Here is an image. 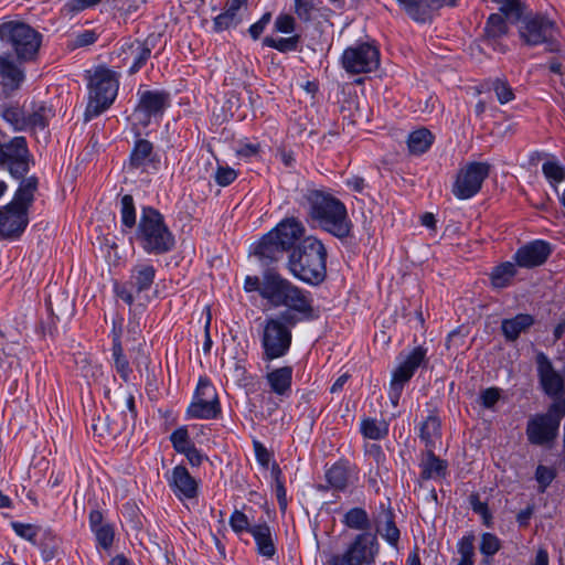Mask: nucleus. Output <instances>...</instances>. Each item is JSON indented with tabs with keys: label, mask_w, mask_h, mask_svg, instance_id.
Instances as JSON below:
<instances>
[{
	"label": "nucleus",
	"mask_w": 565,
	"mask_h": 565,
	"mask_svg": "<svg viewBox=\"0 0 565 565\" xmlns=\"http://www.w3.org/2000/svg\"><path fill=\"white\" fill-rule=\"evenodd\" d=\"M300 205L310 221L340 241L352 236L353 223L345 204L324 188H307Z\"/></svg>",
	"instance_id": "nucleus-1"
},
{
	"label": "nucleus",
	"mask_w": 565,
	"mask_h": 565,
	"mask_svg": "<svg viewBox=\"0 0 565 565\" xmlns=\"http://www.w3.org/2000/svg\"><path fill=\"white\" fill-rule=\"evenodd\" d=\"M262 298L271 307L287 308L299 319L316 318L311 292L292 284L278 271L268 269L263 274Z\"/></svg>",
	"instance_id": "nucleus-2"
},
{
	"label": "nucleus",
	"mask_w": 565,
	"mask_h": 565,
	"mask_svg": "<svg viewBox=\"0 0 565 565\" xmlns=\"http://www.w3.org/2000/svg\"><path fill=\"white\" fill-rule=\"evenodd\" d=\"M327 258L324 244L315 236H308L289 253L287 269L300 281L319 286L327 278Z\"/></svg>",
	"instance_id": "nucleus-3"
},
{
	"label": "nucleus",
	"mask_w": 565,
	"mask_h": 565,
	"mask_svg": "<svg viewBox=\"0 0 565 565\" xmlns=\"http://www.w3.org/2000/svg\"><path fill=\"white\" fill-rule=\"evenodd\" d=\"M38 188L39 178L30 175L20 182L11 202L0 207V238L17 239L23 234Z\"/></svg>",
	"instance_id": "nucleus-4"
},
{
	"label": "nucleus",
	"mask_w": 565,
	"mask_h": 565,
	"mask_svg": "<svg viewBox=\"0 0 565 565\" xmlns=\"http://www.w3.org/2000/svg\"><path fill=\"white\" fill-rule=\"evenodd\" d=\"M148 255H164L175 246L173 233L164 221V216L152 206H142L138 225L131 237Z\"/></svg>",
	"instance_id": "nucleus-5"
},
{
	"label": "nucleus",
	"mask_w": 565,
	"mask_h": 565,
	"mask_svg": "<svg viewBox=\"0 0 565 565\" xmlns=\"http://www.w3.org/2000/svg\"><path fill=\"white\" fill-rule=\"evenodd\" d=\"M303 320L291 311H281L265 319L260 334L262 360L265 363L288 354L292 342V329Z\"/></svg>",
	"instance_id": "nucleus-6"
},
{
	"label": "nucleus",
	"mask_w": 565,
	"mask_h": 565,
	"mask_svg": "<svg viewBox=\"0 0 565 565\" xmlns=\"http://www.w3.org/2000/svg\"><path fill=\"white\" fill-rule=\"evenodd\" d=\"M513 22L518 23V33L523 45L529 47L544 45L545 51L550 53L562 51V44L557 39L559 29L547 14L527 12Z\"/></svg>",
	"instance_id": "nucleus-7"
},
{
	"label": "nucleus",
	"mask_w": 565,
	"mask_h": 565,
	"mask_svg": "<svg viewBox=\"0 0 565 565\" xmlns=\"http://www.w3.org/2000/svg\"><path fill=\"white\" fill-rule=\"evenodd\" d=\"M0 40L20 61L30 63L39 56L43 35L24 22L8 21L0 24Z\"/></svg>",
	"instance_id": "nucleus-8"
},
{
	"label": "nucleus",
	"mask_w": 565,
	"mask_h": 565,
	"mask_svg": "<svg viewBox=\"0 0 565 565\" xmlns=\"http://www.w3.org/2000/svg\"><path fill=\"white\" fill-rule=\"evenodd\" d=\"M118 88L117 72L105 67L97 68L88 84L89 102L85 109V120H90L108 109L116 99Z\"/></svg>",
	"instance_id": "nucleus-9"
},
{
	"label": "nucleus",
	"mask_w": 565,
	"mask_h": 565,
	"mask_svg": "<svg viewBox=\"0 0 565 565\" xmlns=\"http://www.w3.org/2000/svg\"><path fill=\"white\" fill-rule=\"evenodd\" d=\"M33 156L29 149L28 141L23 136L12 137L2 142L0 140V170H6L13 179H28Z\"/></svg>",
	"instance_id": "nucleus-10"
},
{
	"label": "nucleus",
	"mask_w": 565,
	"mask_h": 565,
	"mask_svg": "<svg viewBox=\"0 0 565 565\" xmlns=\"http://www.w3.org/2000/svg\"><path fill=\"white\" fill-rule=\"evenodd\" d=\"M427 348L415 347L406 358L393 370L388 390V398L394 407L399 403L405 385L412 380L419 367H427Z\"/></svg>",
	"instance_id": "nucleus-11"
},
{
	"label": "nucleus",
	"mask_w": 565,
	"mask_h": 565,
	"mask_svg": "<svg viewBox=\"0 0 565 565\" xmlns=\"http://www.w3.org/2000/svg\"><path fill=\"white\" fill-rule=\"evenodd\" d=\"M156 46V38L150 35L145 40L125 39L116 55L111 58L115 67H128V74L139 72L148 62Z\"/></svg>",
	"instance_id": "nucleus-12"
},
{
	"label": "nucleus",
	"mask_w": 565,
	"mask_h": 565,
	"mask_svg": "<svg viewBox=\"0 0 565 565\" xmlns=\"http://www.w3.org/2000/svg\"><path fill=\"white\" fill-rule=\"evenodd\" d=\"M156 275L157 269L152 264L139 262L131 267L129 278L126 282H115L114 292L125 303L131 306L137 296L150 290L154 282Z\"/></svg>",
	"instance_id": "nucleus-13"
},
{
	"label": "nucleus",
	"mask_w": 565,
	"mask_h": 565,
	"mask_svg": "<svg viewBox=\"0 0 565 565\" xmlns=\"http://www.w3.org/2000/svg\"><path fill=\"white\" fill-rule=\"evenodd\" d=\"M491 166L488 162L472 161L462 166L452 184L451 192L458 200H469L478 194L489 177Z\"/></svg>",
	"instance_id": "nucleus-14"
},
{
	"label": "nucleus",
	"mask_w": 565,
	"mask_h": 565,
	"mask_svg": "<svg viewBox=\"0 0 565 565\" xmlns=\"http://www.w3.org/2000/svg\"><path fill=\"white\" fill-rule=\"evenodd\" d=\"M379 551L376 535L365 532L355 535L343 554H332L329 558L340 565H372Z\"/></svg>",
	"instance_id": "nucleus-15"
},
{
	"label": "nucleus",
	"mask_w": 565,
	"mask_h": 565,
	"mask_svg": "<svg viewBox=\"0 0 565 565\" xmlns=\"http://www.w3.org/2000/svg\"><path fill=\"white\" fill-rule=\"evenodd\" d=\"M341 64L350 74L370 73L380 65V51L371 43H358L344 50Z\"/></svg>",
	"instance_id": "nucleus-16"
},
{
	"label": "nucleus",
	"mask_w": 565,
	"mask_h": 565,
	"mask_svg": "<svg viewBox=\"0 0 565 565\" xmlns=\"http://www.w3.org/2000/svg\"><path fill=\"white\" fill-rule=\"evenodd\" d=\"M559 425L557 415L548 411L530 417L525 428L527 441L534 446H547L554 443L558 436Z\"/></svg>",
	"instance_id": "nucleus-17"
},
{
	"label": "nucleus",
	"mask_w": 565,
	"mask_h": 565,
	"mask_svg": "<svg viewBox=\"0 0 565 565\" xmlns=\"http://www.w3.org/2000/svg\"><path fill=\"white\" fill-rule=\"evenodd\" d=\"M25 61H20L9 52L0 53V85L7 95L19 90L25 82Z\"/></svg>",
	"instance_id": "nucleus-18"
},
{
	"label": "nucleus",
	"mask_w": 565,
	"mask_h": 565,
	"mask_svg": "<svg viewBox=\"0 0 565 565\" xmlns=\"http://www.w3.org/2000/svg\"><path fill=\"white\" fill-rule=\"evenodd\" d=\"M138 96L136 113L141 115V124L145 126L150 122L151 118L161 117L171 104V95L167 90H139Z\"/></svg>",
	"instance_id": "nucleus-19"
},
{
	"label": "nucleus",
	"mask_w": 565,
	"mask_h": 565,
	"mask_svg": "<svg viewBox=\"0 0 565 565\" xmlns=\"http://www.w3.org/2000/svg\"><path fill=\"white\" fill-rule=\"evenodd\" d=\"M536 364L543 392L551 397L559 396L564 391V380L562 375L554 370L552 362L543 352L536 355Z\"/></svg>",
	"instance_id": "nucleus-20"
},
{
	"label": "nucleus",
	"mask_w": 565,
	"mask_h": 565,
	"mask_svg": "<svg viewBox=\"0 0 565 565\" xmlns=\"http://www.w3.org/2000/svg\"><path fill=\"white\" fill-rule=\"evenodd\" d=\"M167 481L178 499L192 500L198 497L199 482L183 465L175 466L167 477Z\"/></svg>",
	"instance_id": "nucleus-21"
},
{
	"label": "nucleus",
	"mask_w": 565,
	"mask_h": 565,
	"mask_svg": "<svg viewBox=\"0 0 565 565\" xmlns=\"http://www.w3.org/2000/svg\"><path fill=\"white\" fill-rule=\"evenodd\" d=\"M552 253L547 242L536 239L520 247L514 259L520 267L533 268L543 265Z\"/></svg>",
	"instance_id": "nucleus-22"
},
{
	"label": "nucleus",
	"mask_w": 565,
	"mask_h": 565,
	"mask_svg": "<svg viewBox=\"0 0 565 565\" xmlns=\"http://www.w3.org/2000/svg\"><path fill=\"white\" fill-rule=\"evenodd\" d=\"M376 533H379L387 544L394 548H398L401 539V531L395 522V513L391 507L390 500L387 503H380V513L375 519Z\"/></svg>",
	"instance_id": "nucleus-23"
},
{
	"label": "nucleus",
	"mask_w": 565,
	"mask_h": 565,
	"mask_svg": "<svg viewBox=\"0 0 565 565\" xmlns=\"http://www.w3.org/2000/svg\"><path fill=\"white\" fill-rule=\"evenodd\" d=\"M504 17V14L500 13L490 14L483 29L484 43L500 53H505L508 50V45L502 42L509 33V26Z\"/></svg>",
	"instance_id": "nucleus-24"
},
{
	"label": "nucleus",
	"mask_w": 565,
	"mask_h": 565,
	"mask_svg": "<svg viewBox=\"0 0 565 565\" xmlns=\"http://www.w3.org/2000/svg\"><path fill=\"white\" fill-rule=\"evenodd\" d=\"M270 232L274 236L277 235L275 238L278 244L290 253L297 246L296 243L303 236L305 226L299 220L290 217L282 220Z\"/></svg>",
	"instance_id": "nucleus-25"
},
{
	"label": "nucleus",
	"mask_w": 565,
	"mask_h": 565,
	"mask_svg": "<svg viewBox=\"0 0 565 565\" xmlns=\"http://www.w3.org/2000/svg\"><path fill=\"white\" fill-rule=\"evenodd\" d=\"M160 159L153 152V145L147 139H138L129 156V166L131 169L147 171L148 168L157 169Z\"/></svg>",
	"instance_id": "nucleus-26"
},
{
	"label": "nucleus",
	"mask_w": 565,
	"mask_h": 565,
	"mask_svg": "<svg viewBox=\"0 0 565 565\" xmlns=\"http://www.w3.org/2000/svg\"><path fill=\"white\" fill-rule=\"evenodd\" d=\"M88 524L97 545L105 551L110 550L115 540L114 524L106 522L103 512L98 509L90 510Z\"/></svg>",
	"instance_id": "nucleus-27"
},
{
	"label": "nucleus",
	"mask_w": 565,
	"mask_h": 565,
	"mask_svg": "<svg viewBox=\"0 0 565 565\" xmlns=\"http://www.w3.org/2000/svg\"><path fill=\"white\" fill-rule=\"evenodd\" d=\"M266 369L265 380L270 392L280 397H288L291 394L294 367L291 365H284L270 369L269 364H267Z\"/></svg>",
	"instance_id": "nucleus-28"
},
{
	"label": "nucleus",
	"mask_w": 565,
	"mask_h": 565,
	"mask_svg": "<svg viewBox=\"0 0 565 565\" xmlns=\"http://www.w3.org/2000/svg\"><path fill=\"white\" fill-rule=\"evenodd\" d=\"M419 468V478L424 481L446 478L448 475V462L436 456L434 449H426L422 454Z\"/></svg>",
	"instance_id": "nucleus-29"
},
{
	"label": "nucleus",
	"mask_w": 565,
	"mask_h": 565,
	"mask_svg": "<svg viewBox=\"0 0 565 565\" xmlns=\"http://www.w3.org/2000/svg\"><path fill=\"white\" fill-rule=\"evenodd\" d=\"M54 116L55 111L52 106L44 102H32L30 107L26 108V131L44 130L49 127L50 120Z\"/></svg>",
	"instance_id": "nucleus-30"
},
{
	"label": "nucleus",
	"mask_w": 565,
	"mask_h": 565,
	"mask_svg": "<svg viewBox=\"0 0 565 565\" xmlns=\"http://www.w3.org/2000/svg\"><path fill=\"white\" fill-rule=\"evenodd\" d=\"M404 12L415 22L425 23L437 9L433 0H396Z\"/></svg>",
	"instance_id": "nucleus-31"
},
{
	"label": "nucleus",
	"mask_w": 565,
	"mask_h": 565,
	"mask_svg": "<svg viewBox=\"0 0 565 565\" xmlns=\"http://www.w3.org/2000/svg\"><path fill=\"white\" fill-rule=\"evenodd\" d=\"M535 320L529 313H519L513 318L503 319L501 322V330L507 341H515L522 332L529 330Z\"/></svg>",
	"instance_id": "nucleus-32"
},
{
	"label": "nucleus",
	"mask_w": 565,
	"mask_h": 565,
	"mask_svg": "<svg viewBox=\"0 0 565 565\" xmlns=\"http://www.w3.org/2000/svg\"><path fill=\"white\" fill-rule=\"evenodd\" d=\"M250 534L255 540L257 552L266 558H273L276 554L271 529L267 523L253 525Z\"/></svg>",
	"instance_id": "nucleus-33"
},
{
	"label": "nucleus",
	"mask_w": 565,
	"mask_h": 565,
	"mask_svg": "<svg viewBox=\"0 0 565 565\" xmlns=\"http://www.w3.org/2000/svg\"><path fill=\"white\" fill-rule=\"evenodd\" d=\"M0 117L12 128L13 131H26V108L19 103H4L0 105Z\"/></svg>",
	"instance_id": "nucleus-34"
},
{
	"label": "nucleus",
	"mask_w": 565,
	"mask_h": 565,
	"mask_svg": "<svg viewBox=\"0 0 565 565\" xmlns=\"http://www.w3.org/2000/svg\"><path fill=\"white\" fill-rule=\"evenodd\" d=\"M275 237L276 236H274L271 232H268L257 242L254 248V254L259 259L270 263L276 262L286 252V249L278 244V241Z\"/></svg>",
	"instance_id": "nucleus-35"
},
{
	"label": "nucleus",
	"mask_w": 565,
	"mask_h": 565,
	"mask_svg": "<svg viewBox=\"0 0 565 565\" xmlns=\"http://www.w3.org/2000/svg\"><path fill=\"white\" fill-rule=\"evenodd\" d=\"M419 438L426 449H435L436 441L441 438V422L436 412H431L419 425Z\"/></svg>",
	"instance_id": "nucleus-36"
},
{
	"label": "nucleus",
	"mask_w": 565,
	"mask_h": 565,
	"mask_svg": "<svg viewBox=\"0 0 565 565\" xmlns=\"http://www.w3.org/2000/svg\"><path fill=\"white\" fill-rule=\"evenodd\" d=\"M221 412V403L193 397L186 408V416L188 418L195 419H215L220 416Z\"/></svg>",
	"instance_id": "nucleus-37"
},
{
	"label": "nucleus",
	"mask_w": 565,
	"mask_h": 565,
	"mask_svg": "<svg viewBox=\"0 0 565 565\" xmlns=\"http://www.w3.org/2000/svg\"><path fill=\"white\" fill-rule=\"evenodd\" d=\"M342 523L347 527L362 531V533L370 532L372 526L371 519L366 510L360 507H355L347 511L342 518Z\"/></svg>",
	"instance_id": "nucleus-38"
},
{
	"label": "nucleus",
	"mask_w": 565,
	"mask_h": 565,
	"mask_svg": "<svg viewBox=\"0 0 565 565\" xmlns=\"http://www.w3.org/2000/svg\"><path fill=\"white\" fill-rule=\"evenodd\" d=\"M121 232L128 233L137 227V213L132 195L125 194L120 200Z\"/></svg>",
	"instance_id": "nucleus-39"
},
{
	"label": "nucleus",
	"mask_w": 565,
	"mask_h": 565,
	"mask_svg": "<svg viewBox=\"0 0 565 565\" xmlns=\"http://www.w3.org/2000/svg\"><path fill=\"white\" fill-rule=\"evenodd\" d=\"M434 142V135L427 128H420L409 134L407 146L413 154L425 153Z\"/></svg>",
	"instance_id": "nucleus-40"
},
{
	"label": "nucleus",
	"mask_w": 565,
	"mask_h": 565,
	"mask_svg": "<svg viewBox=\"0 0 565 565\" xmlns=\"http://www.w3.org/2000/svg\"><path fill=\"white\" fill-rule=\"evenodd\" d=\"M361 434L372 440H380L388 435V424L385 420L364 418L361 422Z\"/></svg>",
	"instance_id": "nucleus-41"
},
{
	"label": "nucleus",
	"mask_w": 565,
	"mask_h": 565,
	"mask_svg": "<svg viewBox=\"0 0 565 565\" xmlns=\"http://www.w3.org/2000/svg\"><path fill=\"white\" fill-rule=\"evenodd\" d=\"M515 275V266L510 262L503 263L493 268L490 276L491 284L497 289L505 288L511 284Z\"/></svg>",
	"instance_id": "nucleus-42"
},
{
	"label": "nucleus",
	"mask_w": 565,
	"mask_h": 565,
	"mask_svg": "<svg viewBox=\"0 0 565 565\" xmlns=\"http://www.w3.org/2000/svg\"><path fill=\"white\" fill-rule=\"evenodd\" d=\"M111 352L114 358V365L117 373L119 374L124 382H129L132 369L130 367L128 359L124 354L121 341H118L117 338L115 339V345H113Z\"/></svg>",
	"instance_id": "nucleus-43"
},
{
	"label": "nucleus",
	"mask_w": 565,
	"mask_h": 565,
	"mask_svg": "<svg viewBox=\"0 0 565 565\" xmlns=\"http://www.w3.org/2000/svg\"><path fill=\"white\" fill-rule=\"evenodd\" d=\"M489 89H492L501 105L508 104L515 98V94L505 77H495L487 81Z\"/></svg>",
	"instance_id": "nucleus-44"
},
{
	"label": "nucleus",
	"mask_w": 565,
	"mask_h": 565,
	"mask_svg": "<svg viewBox=\"0 0 565 565\" xmlns=\"http://www.w3.org/2000/svg\"><path fill=\"white\" fill-rule=\"evenodd\" d=\"M329 486L335 490H344L348 487L349 471L344 463H334L326 472Z\"/></svg>",
	"instance_id": "nucleus-45"
},
{
	"label": "nucleus",
	"mask_w": 565,
	"mask_h": 565,
	"mask_svg": "<svg viewBox=\"0 0 565 565\" xmlns=\"http://www.w3.org/2000/svg\"><path fill=\"white\" fill-rule=\"evenodd\" d=\"M300 42V35L295 34L290 38H279L274 39L271 36H266L263 40V45L276 49L281 53L292 52L298 49Z\"/></svg>",
	"instance_id": "nucleus-46"
},
{
	"label": "nucleus",
	"mask_w": 565,
	"mask_h": 565,
	"mask_svg": "<svg viewBox=\"0 0 565 565\" xmlns=\"http://www.w3.org/2000/svg\"><path fill=\"white\" fill-rule=\"evenodd\" d=\"M294 12L300 21L308 23L316 19L319 8L315 0H295Z\"/></svg>",
	"instance_id": "nucleus-47"
},
{
	"label": "nucleus",
	"mask_w": 565,
	"mask_h": 565,
	"mask_svg": "<svg viewBox=\"0 0 565 565\" xmlns=\"http://www.w3.org/2000/svg\"><path fill=\"white\" fill-rule=\"evenodd\" d=\"M170 441L173 449L178 454H183L194 446V443L191 440L188 428L185 426L177 428L170 435Z\"/></svg>",
	"instance_id": "nucleus-48"
},
{
	"label": "nucleus",
	"mask_w": 565,
	"mask_h": 565,
	"mask_svg": "<svg viewBox=\"0 0 565 565\" xmlns=\"http://www.w3.org/2000/svg\"><path fill=\"white\" fill-rule=\"evenodd\" d=\"M242 19L235 12L226 10L213 19V30L215 32H222L231 28H235L241 23Z\"/></svg>",
	"instance_id": "nucleus-49"
},
{
	"label": "nucleus",
	"mask_w": 565,
	"mask_h": 565,
	"mask_svg": "<svg viewBox=\"0 0 565 565\" xmlns=\"http://www.w3.org/2000/svg\"><path fill=\"white\" fill-rule=\"evenodd\" d=\"M193 397L205 399L213 403H220L215 386L207 377L201 376L198 382Z\"/></svg>",
	"instance_id": "nucleus-50"
},
{
	"label": "nucleus",
	"mask_w": 565,
	"mask_h": 565,
	"mask_svg": "<svg viewBox=\"0 0 565 565\" xmlns=\"http://www.w3.org/2000/svg\"><path fill=\"white\" fill-rule=\"evenodd\" d=\"M500 548L501 541L495 534L486 532L481 535L479 550L482 555L486 557H492L500 551Z\"/></svg>",
	"instance_id": "nucleus-51"
},
{
	"label": "nucleus",
	"mask_w": 565,
	"mask_h": 565,
	"mask_svg": "<svg viewBox=\"0 0 565 565\" xmlns=\"http://www.w3.org/2000/svg\"><path fill=\"white\" fill-rule=\"evenodd\" d=\"M556 478V471L554 468L539 465L535 470V480L539 483V491L544 493L553 480Z\"/></svg>",
	"instance_id": "nucleus-52"
},
{
	"label": "nucleus",
	"mask_w": 565,
	"mask_h": 565,
	"mask_svg": "<svg viewBox=\"0 0 565 565\" xmlns=\"http://www.w3.org/2000/svg\"><path fill=\"white\" fill-rule=\"evenodd\" d=\"M228 523L236 534H242L243 532L250 533V530L253 529V525L250 524L247 515L239 510L233 511V513L230 516Z\"/></svg>",
	"instance_id": "nucleus-53"
},
{
	"label": "nucleus",
	"mask_w": 565,
	"mask_h": 565,
	"mask_svg": "<svg viewBox=\"0 0 565 565\" xmlns=\"http://www.w3.org/2000/svg\"><path fill=\"white\" fill-rule=\"evenodd\" d=\"M500 4V11L512 22L523 14V4L520 0H494Z\"/></svg>",
	"instance_id": "nucleus-54"
},
{
	"label": "nucleus",
	"mask_w": 565,
	"mask_h": 565,
	"mask_svg": "<svg viewBox=\"0 0 565 565\" xmlns=\"http://www.w3.org/2000/svg\"><path fill=\"white\" fill-rule=\"evenodd\" d=\"M542 171L550 183H557L565 179V168L556 161L544 162Z\"/></svg>",
	"instance_id": "nucleus-55"
},
{
	"label": "nucleus",
	"mask_w": 565,
	"mask_h": 565,
	"mask_svg": "<svg viewBox=\"0 0 565 565\" xmlns=\"http://www.w3.org/2000/svg\"><path fill=\"white\" fill-rule=\"evenodd\" d=\"M457 550L460 559L475 561V535L472 533L463 535L457 543Z\"/></svg>",
	"instance_id": "nucleus-56"
},
{
	"label": "nucleus",
	"mask_w": 565,
	"mask_h": 565,
	"mask_svg": "<svg viewBox=\"0 0 565 565\" xmlns=\"http://www.w3.org/2000/svg\"><path fill=\"white\" fill-rule=\"evenodd\" d=\"M103 0H66L63 6L65 14H75L99 4Z\"/></svg>",
	"instance_id": "nucleus-57"
},
{
	"label": "nucleus",
	"mask_w": 565,
	"mask_h": 565,
	"mask_svg": "<svg viewBox=\"0 0 565 565\" xmlns=\"http://www.w3.org/2000/svg\"><path fill=\"white\" fill-rule=\"evenodd\" d=\"M237 175L238 173L233 168L218 166L214 174V180L217 185L227 186L236 180Z\"/></svg>",
	"instance_id": "nucleus-58"
},
{
	"label": "nucleus",
	"mask_w": 565,
	"mask_h": 565,
	"mask_svg": "<svg viewBox=\"0 0 565 565\" xmlns=\"http://www.w3.org/2000/svg\"><path fill=\"white\" fill-rule=\"evenodd\" d=\"M11 526L17 535H19L20 537H22L31 543H35V537L39 532L38 526H35L33 524H28V523H21V522H12Z\"/></svg>",
	"instance_id": "nucleus-59"
},
{
	"label": "nucleus",
	"mask_w": 565,
	"mask_h": 565,
	"mask_svg": "<svg viewBox=\"0 0 565 565\" xmlns=\"http://www.w3.org/2000/svg\"><path fill=\"white\" fill-rule=\"evenodd\" d=\"M275 472V493L278 501V505L281 512H285L288 505L287 491L282 480L280 479V470L277 469Z\"/></svg>",
	"instance_id": "nucleus-60"
},
{
	"label": "nucleus",
	"mask_w": 565,
	"mask_h": 565,
	"mask_svg": "<svg viewBox=\"0 0 565 565\" xmlns=\"http://www.w3.org/2000/svg\"><path fill=\"white\" fill-rule=\"evenodd\" d=\"M296 29L295 18L290 14H279L275 20V30L281 33H292Z\"/></svg>",
	"instance_id": "nucleus-61"
},
{
	"label": "nucleus",
	"mask_w": 565,
	"mask_h": 565,
	"mask_svg": "<svg viewBox=\"0 0 565 565\" xmlns=\"http://www.w3.org/2000/svg\"><path fill=\"white\" fill-rule=\"evenodd\" d=\"M480 404L484 408H492L500 399V390L497 387H489L480 393Z\"/></svg>",
	"instance_id": "nucleus-62"
},
{
	"label": "nucleus",
	"mask_w": 565,
	"mask_h": 565,
	"mask_svg": "<svg viewBox=\"0 0 565 565\" xmlns=\"http://www.w3.org/2000/svg\"><path fill=\"white\" fill-rule=\"evenodd\" d=\"M270 19L271 14L266 12L257 22L250 25L248 32L254 40H257L260 36L267 24L270 22Z\"/></svg>",
	"instance_id": "nucleus-63"
},
{
	"label": "nucleus",
	"mask_w": 565,
	"mask_h": 565,
	"mask_svg": "<svg viewBox=\"0 0 565 565\" xmlns=\"http://www.w3.org/2000/svg\"><path fill=\"white\" fill-rule=\"evenodd\" d=\"M253 446H254V451H255V456H256L257 461L262 466L267 467L269 461H270V457H271L270 452L258 440H254Z\"/></svg>",
	"instance_id": "nucleus-64"
}]
</instances>
